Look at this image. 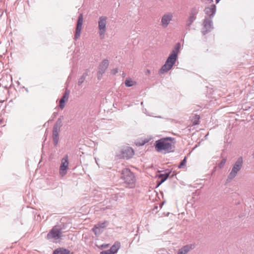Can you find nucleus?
Returning <instances> with one entry per match:
<instances>
[{"instance_id":"1","label":"nucleus","mask_w":254,"mask_h":254,"mask_svg":"<svg viewBox=\"0 0 254 254\" xmlns=\"http://www.w3.org/2000/svg\"><path fill=\"white\" fill-rule=\"evenodd\" d=\"M175 138L171 137L162 138L156 140L154 143L156 150L160 152L164 151V153L173 152L175 148Z\"/></svg>"},{"instance_id":"2","label":"nucleus","mask_w":254,"mask_h":254,"mask_svg":"<svg viewBox=\"0 0 254 254\" xmlns=\"http://www.w3.org/2000/svg\"><path fill=\"white\" fill-rule=\"evenodd\" d=\"M180 47L181 44L180 43H178L175 45L172 53L167 58L165 64L159 70V73L160 74L167 72L172 68L177 60Z\"/></svg>"},{"instance_id":"3","label":"nucleus","mask_w":254,"mask_h":254,"mask_svg":"<svg viewBox=\"0 0 254 254\" xmlns=\"http://www.w3.org/2000/svg\"><path fill=\"white\" fill-rule=\"evenodd\" d=\"M244 163L243 158L242 156L239 157L234 164L232 170L229 173L226 183H229L232 180L235 178L238 173L242 169Z\"/></svg>"},{"instance_id":"4","label":"nucleus","mask_w":254,"mask_h":254,"mask_svg":"<svg viewBox=\"0 0 254 254\" xmlns=\"http://www.w3.org/2000/svg\"><path fill=\"white\" fill-rule=\"evenodd\" d=\"M121 178L124 180L125 183L128 185L130 188L134 187L135 182V178L133 173L128 168H124L122 171Z\"/></svg>"},{"instance_id":"5","label":"nucleus","mask_w":254,"mask_h":254,"mask_svg":"<svg viewBox=\"0 0 254 254\" xmlns=\"http://www.w3.org/2000/svg\"><path fill=\"white\" fill-rule=\"evenodd\" d=\"M202 26L201 33L203 35H205L213 29L212 20L208 17H205L203 20Z\"/></svg>"},{"instance_id":"6","label":"nucleus","mask_w":254,"mask_h":254,"mask_svg":"<svg viewBox=\"0 0 254 254\" xmlns=\"http://www.w3.org/2000/svg\"><path fill=\"white\" fill-rule=\"evenodd\" d=\"M62 228H58L57 226H54L47 235V239L50 240L52 239H61L62 237Z\"/></svg>"},{"instance_id":"7","label":"nucleus","mask_w":254,"mask_h":254,"mask_svg":"<svg viewBox=\"0 0 254 254\" xmlns=\"http://www.w3.org/2000/svg\"><path fill=\"white\" fill-rule=\"evenodd\" d=\"M107 17L106 16H101L98 21V28L100 38L103 39L106 31V24Z\"/></svg>"},{"instance_id":"8","label":"nucleus","mask_w":254,"mask_h":254,"mask_svg":"<svg viewBox=\"0 0 254 254\" xmlns=\"http://www.w3.org/2000/svg\"><path fill=\"white\" fill-rule=\"evenodd\" d=\"M134 153V151L131 147L126 146L121 149L119 156L120 158L128 159L133 156Z\"/></svg>"},{"instance_id":"9","label":"nucleus","mask_w":254,"mask_h":254,"mask_svg":"<svg viewBox=\"0 0 254 254\" xmlns=\"http://www.w3.org/2000/svg\"><path fill=\"white\" fill-rule=\"evenodd\" d=\"M83 15L82 13H80L78 17L77 21V24L76 27V30H75V34L74 35V39L75 40H77L80 36L81 33V31L82 29V26L83 24Z\"/></svg>"},{"instance_id":"10","label":"nucleus","mask_w":254,"mask_h":254,"mask_svg":"<svg viewBox=\"0 0 254 254\" xmlns=\"http://www.w3.org/2000/svg\"><path fill=\"white\" fill-rule=\"evenodd\" d=\"M109 64L108 60H104L99 64L97 72V78L98 80L101 79L103 74L105 72L109 66Z\"/></svg>"},{"instance_id":"11","label":"nucleus","mask_w":254,"mask_h":254,"mask_svg":"<svg viewBox=\"0 0 254 254\" xmlns=\"http://www.w3.org/2000/svg\"><path fill=\"white\" fill-rule=\"evenodd\" d=\"M108 224V222L107 221H104L103 222H99L94 226L92 230L95 235H99L103 232V229L105 228Z\"/></svg>"},{"instance_id":"12","label":"nucleus","mask_w":254,"mask_h":254,"mask_svg":"<svg viewBox=\"0 0 254 254\" xmlns=\"http://www.w3.org/2000/svg\"><path fill=\"white\" fill-rule=\"evenodd\" d=\"M68 164V157L67 155H66L62 159L60 166V173L62 176H64L67 173Z\"/></svg>"},{"instance_id":"13","label":"nucleus","mask_w":254,"mask_h":254,"mask_svg":"<svg viewBox=\"0 0 254 254\" xmlns=\"http://www.w3.org/2000/svg\"><path fill=\"white\" fill-rule=\"evenodd\" d=\"M61 127L54 126L53 131H52V137L54 141V143L55 146H57L59 140V133L61 131Z\"/></svg>"},{"instance_id":"14","label":"nucleus","mask_w":254,"mask_h":254,"mask_svg":"<svg viewBox=\"0 0 254 254\" xmlns=\"http://www.w3.org/2000/svg\"><path fill=\"white\" fill-rule=\"evenodd\" d=\"M216 11V5L214 4H211L210 7H207L205 8L204 12L205 13L209 16L208 18L211 19L214 16Z\"/></svg>"},{"instance_id":"15","label":"nucleus","mask_w":254,"mask_h":254,"mask_svg":"<svg viewBox=\"0 0 254 254\" xmlns=\"http://www.w3.org/2000/svg\"><path fill=\"white\" fill-rule=\"evenodd\" d=\"M194 248V245L193 244L187 245L180 249L177 254H187L188 252Z\"/></svg>"},{"instance_id":"16","label":"nucleus","mask_w":254,"mask_h":254,"mask_svg":"<svg viewBox=\"0 0 254 254\" xmlns=\"http://www.w3.org/2000/svg\"><path fill=\"white\" fill-rule=\"evenodd\" d=\"M69 90H66L62 98L60 100V107L63 109L65 106V103L68 101L69 98Z\"/></svg>"},{"instance_id":"17","label":"nucleus","mask_w":254,"mask_h":254,"mask_svg":"<svg viewBox=\"0 0 254 254\" xmlns=\"http://www.w3.org/2000/svg\"><path fill=\"white\" fill-rule=\"evenodd\" d=\"M171 173V171H168V172H166L164 174H160L158 175H157V177L159 178V179H160V181H158L157 182L158 187L161 184L164 182L168 179Z\"/></svg>"},{"instance_id":"18","label":"nucleus","mask_w":254,"mask_h":254,"mask_svg":"<svg viewBox=\"0 0 254 254\" xmlns=\"http://www.w3.org/2000/svg\"><path fill=\"white\" fill-rule=\"evenodd\" d=\"M172 16L171 15L165 14L161 19L162 25L164 27H166L172 20Z\"/></svg>"},{"instance_id":"19","label":"nucleus","mask_w":254,"mask_h":254,"mask_svg":"<svg viewBox=\"0 0 254 254\" xmlns=\"http://www.w3.org/2000/svg\"><path fill=\"white\" fill-rule=\"evenodd\" d=\"M53 254H70V252L67 249L60 248L56 249L54 251Z\"/></svg>"},{"instance_id":"20","label":"nucleus","mask_w":254,"mask_h":254,"mask_svg":"<svg viewBox=\"0 0 254 254\" xmlns=\"http://www.w3.org/2000/svg\"><path fill=\"white\" fill-rule=\"evenodd\" d=\"M121 247L120 243L119 242H116L111 247L110 249L111 250L112 252L113 253V254L116 253L119 248Z\"/></svg>"},{"instance_id":"21","label":"nucleus","mask_w":254,"mask_h":254,"mask_svg":"<svg viewBox=\"0 0 254 254\" xmlns=\"http://www.w3.org/2000/svg\"><path fill=\"white\" fill-rule=\"evenodd\" d=\"M88 72H85L83 73L82 75L78 79V85L81 86L85 81L86 77L88 76Z\"/></svg>"},{"instance_id":"22","label":"nucleus","mask_w":254,"mask_h":254,"mask_svg":"<svg viewBox=\"0 0 254 254\" xmlns=\"http://www.w3.org/2000/svg\"><path fill=\"white\" fill-rule=\"evenodd\" d=\"M123 197V193H118L111 195V199L113 201H118Z\"/></svg>"},{"instance_id":"23","label":"nucleus","mask_w":254,"mask_h":254,"mask_svg":"<svg viewBox=\"0 0 254 254\" xmlns=\"http://www.w3.org/2000/svg\"><path fill=\"white\" fill-rule=\"evenodd\" d=\"M64 119V117L63 116H61L57 120L56 122L55 123L54 126L59 127H62L63 126V121Z\"/></svg>"},{"instance_id":"24","label":"nucleus","mask_w":254,"mask_h":254,"mask_svg":"<svg viewBox=\"0 0 254 254\" xmlns=\"http://www.w3.org/2000/svg\"><path fill=\"white\" fill-rule=\"evenodd\" d=\"M195 19L196 16H193V15H190L189 16V21L187 24V26H190Z\"/></svg>"},{"instance_id":"25","label":"nucleus","mask_w":254,"mask_h":254,"mask_svg":"<svg viewBox=\"0 0 254 254\" xmlns=\"http://www.w3.org/2000/svg\"><path fill=\"white\" fill-rule=\"evenodd\" d=\"M133 82L131 79H126L125 84L127 87H131L133 85Z\"/></svg>"},{"instance_id":"26","label":"nucleus","mask_w":254,"mask_h":254,"mask_svg":"<svg viewBox=\"0 0 254 254\" xmlns=\"http://www.w3.org/2000/svg\"><path fill=\"white\" fill-rule=\"evenodd\" d=\"M193 125H196L199 124V120L200 119V117L199 115H195L193 117Z\"/></svg>"},{"instance_id":"27","label":"nucleus","mask_w":254,"mask_h":254,"mask_svg":"<svg viewBox=\"0 0 254 254\" xmlns=\"http://www.w3.org/2000/svg\"><path fill=\"white\" fill-rule=\"evenodd\" d=\"M186 157H185L184 159L181 162L180 165H179V168H182L186 165Z\"/></svg>"},{"instance_id":"28","label":"nucleus","mask_w":254,"mask_h":254,"mask_svg":"<svg viewBox=\"0 0 254 254\" xmlns=\"http://www.w3.org/2000/svg\"><path fill=\"white\" fill-rule=\"evenodd\" d=\"M226 162V159H225V158L223 159L221 161V162H220V163L219 164V167L220 168H222L224 166V165H225Z\"/></svg>"},{"instance_id":"29","label":"nucleus","mask_w":254,"mask_h":254,"mask_svg":"<svg viewBox=\"0 0 254 254\" xmlns=\"http://www.w3.org/2000/svg\"><path fill=\"white\" fill-rule=\"evenodd\" d=\"M197 10H196V9L195 8H193L191 11V13L190 15H193V16H195L196 14H197Z\"/></svg>"},{"instance_id":"30","label":"nucleus","mask_w":254,"mask_h":254,"mask_svg":"<svg viewBox=\"0 0 254 254\" xmlns=\"http://www.w3.org/2000/svg\"><path fill=\"white\" fill-rule=\"evenodd\" d=\"M118 72V69L117 68L113 69L111 71V74H114V75L116 74Z\"/></svg>"},{"instance_id":"31","label":"nucleus","mask_w":254,"mask_h":254,"mask_svg":"<svg viewBox=\"0 0 254 254\" xmlns=\"http://www.w3.org/2000/svg\"><path fill=\"white\" fill-rule=\"evenodd\" d=\"M106 254H114L112 252L111 250L110 249L109 250H106Z\"/></svg>"},{"instance_id":"32","label":"nucleus","mask_w":254,"mask_h":254,"mask_svg":"<svg viewBox=\"0 0 254 254\" xmlns=\"http://www.w3.org/2000/svg\"><path fill=\"white\" fill-rule=\"evenodd\" d=\"M150 73V70L149 69H147L146 72H145V74L146 75H149Z\"/></svg>"},{"instance_id":"33","label":"nucleus","mask_w":254,"mask_h":254,"mask_svg":"<svg viewBox=\"0 0 254 254\" xmlns=\"http://www.w3.org/2000/svg\"><path fill=\"white\" fill-rule=\"evenodd\" d=\"M100 254H106V251H102L100 253Z\"/></svg>"},{"instance_id":"34","label":"nucleus","mask_w":254,"mask_h":254,"mask_svg":"<svg viewBox=\"0 0 254 254\" xmlns=\"http://www.w3.org/2000/svg\"><path fill=\"white\" fill-rule=\"evenodd\" d=\"M107 246H108V245H102V247L103 248H106Z\"/></svg>"},{"instance_id":"35","label":"nucleus","mask_w":254,"mask_h":254,"mask_svg":"<svg viewBox=\"0 0 254 254\" xmlns=\"http://www.w3.org/2000/svg\"><path fill=\"white\" fill-rule=\"evenodd\" d=\"M58 114V113L57 112H55L54 113L53 115L56 117L57 116V115Z\"/></svg>"},{"instance_id":"36","label":"nucleus","mask_w":254,"mask_h":254,"mask_svg":"<svg viewBox=\"0 0 254 254\" xmlns=\"http://www.w3.org/2000/svg\"><path fill=\"white\" fill-rule=\"evenodd\" d=\"M219 1L220 0H216V2L217 3L218 2H219Z\"/></svg>"},{"instance_id":"37","label":"nucleus","mask_w":254,"mask_h":254,"mask_svg":"<svg viewBox=\"0 0 254 254\" xmlns=\"http://www.w3.org/2000/svg\"><path fill=\"white\" fill-rule=\"evenodd\" d=\"M145 142H144L143 143H142L141 144V145H143V144H144L145 143Z\"/></svg>"}]
</instances>
